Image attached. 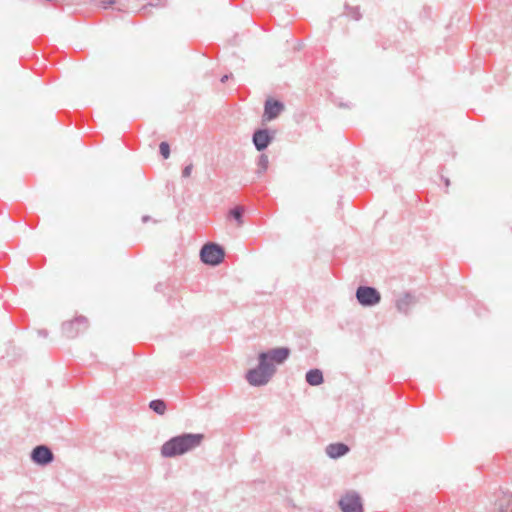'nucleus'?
I'll use <instances>...</instances> for the list:
<instances>
[{"label":"nucleus","instance_id":"nucleus-1","mask_svg":"<svg viewBox=\"0 0 512 512\" xmlns=\"http://www.w3.org/2000/svg\"><path fill=\"white\" fill-rule=\"evenodd\" d=\"M203 439L201 433H182L171 437L161 446V455L164 458L184 455L200 446Z\"/></svg>","mask_w":512,"mask_h":512},{"label":"nucleus","instance_id":"nucleus-2","mask_svg":"<svg viewBox=\"0 0 512 512\" xmlns=\"http://www.w3.org/2000/svg\"><path fill=\"white\" fill-rule=\"evenodd\" d=\"M258 359V365L246 372L245 378L253 387H262L266 385L275 375L277 369L274 365L265 363L261 358Z\"/></svg>","mask_w":512,"mask_h":512},{"label":"nucleus","instance_id":"nucleus-3","mask_svg":"<svg viewBox=\"0 0 512 512\" xmlns=\"http://www.w3.org/2000/svg\"><path fill=\"white\" fill-rule=\"evenodd\" d=\"M225 256V250L224 248L214 242H208L204 244L200 250V260L210 266H217L219 265Z\"/></svg>","mask_w":512,"mask_h":512},{"label":"nucleus","instance_id":"nucleus-4","mask_svg":"<svg viewBox=\"0 0 512 512\" xmlns=\"http://www.w3.org/2000/svg\"><path fill=\"white\" fill-rule=\"evenodd\" d=\"M355 297L363 307H374L381 301L380 292L372 286L361 285L356 289Z\"/></svg>","mask_w":512,"mask_h":512},{"label":"nucleus","instance_id":"nucleus-5","mask_svg":"<svg viewBox=\"0 0 512 512\" xmlns=\"http://www.w3.org/2000/svg\"><path fill=\"white\" fill-rule=\"evenodd\" d=\"M291 355V349L289 347H276L267 351H262L258 354L257 358H261L265 363L269 365H281L285 363Z\"/></svg>","mask_w":512,"mask_h":512},{"label":"nucleus","instance_id":"nucleus-6","mask_svg":"<svg viewBox=\"0 0 512 512\" xmlns=\"http://www.w3.org/2000/svg\"><path fill=\"white\" fill-rule=\"evenodd\" d=\"M342 512H364L361 496L356 491H348L338 501Z\"/></svg>","mask_w":512,"mask_h":512},{"label":"nucleus","instance_id":"nucleus-7","mask_svg":"<svg viewBox=\"0 0 512 512\" xmlns=\"http://www.w3.org/2000/svg\"><path fill=\"white\" fill-rule=\"evenodd\" d=\"M275 130L269 128L255 129L252 134V143L258 152H263L275 139Z\"/></svg>","mask_w":512,"mask_h":512},{"label":"nucleus","instance_id":"nucleus-8","mask_svg":"<svg viewBox=\"0 0 512 512\" xmlns=\"http://www.w3.org/2000/svg\"><path fill=\"white\" fill-rule=\"evenodd\" d=\"M88 327V320L85 316H78L72 321H67L62 324V332L67 338H75L82 331Z\"/></svg>","mask_w":512,"mask_h":512},{"label":"nucleus","instance_id":"nucleus-9","mask_svg":"<svg viewBox=\"0 0 512 512\" xmlns=\"http://www.w3.org/2000/svg\"><path fill=\"white\" fill-rule=\"evenodd\" d=\"M285 110V105L282 101L275 98H267L264 102V113L262 116L263 122H270L278 118V116Z\"/></svg>","mask_w":512,"mask_h":512},{"label":"nucleus","instance_id":"nucleus-10","mask_svg":"<svg viewBox=\"0 0 512 512\" xmlns=\"http://www.w3.org/2000/svg\"><path fill=\"white\" fill-rule=\"evenodd\" d=\"M30 458L33 463L44 467L53 462L54 454L48 446L37 445L32 449Z\"/></svg>","mask_w":512,"mask_h":512},{"label":"nucleus","instance_id":"nucleus-11","mask_svg":"<svg viewBox=\"0 0 512 512\" xmlns=\"http://www.w3.org/2000/svg\"><path fill=\"white\" fill-rule=\"evenodd\" d=\"M495 505L498 512H512V493L499 489Z\"/></svg>","mask_w":512,"mask_h":512},{"label":"nucleus","instance_id":"nucleus-12","mask_svg":"<svg viewBox=\"0 0 512 512\" xmlns=\"http://www.w3.org/2000/svg\"><path fill=\"white\" fill-rule=\"evenodd\" d=\"M350 451V448L347 444L342 442L331 443L326 447V454L331 459H338L340 457L345 456Z\"/></svg>","mask_w":512,"mask_h":512},{"label":"nucleus","instance_id":"nucleus-13","mask_svg":"<svg viewBox=\"0 0 512 512\" xmlns=\"http://www.w3.org/2000/svg\"><path fill=\"white\" fill-rule=\"evenodd\" d=\"M305 380L310 386H318L324 382L323 372L318 368L310 369L305 374Z\"/></svg>","mask_w":512,"mask_h":512},{"label":"nucleus","instance_id":"nucleus-14","mask_svg":"<svg viewBox=\"0 0 512 512\" xmlns=\"http://www.w3.org/2000/svg\"><path fill=\"white\" fill-rule=\"evenodd\" d=\"M415 304V297L410 293H405L396 300V308L401 313H407L409 308Z\"/></svg>","mask_w":512,"mask_h":512},{"label":"nucleus","instance_id":"nucleus-15","mask_svg":"<svg viewBox=\"0 0 512 512\" xmlns=\"http://www.w3.org/2000/svg\"><path fill=\"white\" fill-rule=\"evenodd\" d=\"M149 408L158 415H163L166 412L167 405L162 399H154L149 403Z\"/></svg>","mask_w":512,"mask_h":512},{"label":"nucleus","instance_id":"nucleus-16","mask_svg":"<svg viewBox=\"0 0 512 512\" xmlns=\"http://www.w3.org/2000/svg\"><path fill=\"white\" fill-rule=\"evenodd\" d=\"M243 214L244 208L241 206H236L229 212L230 217L233 218L238 223V225L243 224Z\"/></svg>","mask_w":512,"mask_h":512},{"label":"nucleus","instance_id":"nucleus-17","mask_svg":"<svg viewBox=\"0 0 512 512\" xmlns=\"http://www.w3.org/2000/svg\"><path fill=\"white\" fill-rule=\"evenodd\" d=\"M268 164H269L268 156L264 153L260 154L258 157V162H257V165H258L257 173L258 174L264 173L268 168Z\"/></svg>","mask_w":512,"mask_h":512},{"label":"nucleus","instance_id":"nucleus-18","mask_svg":"<svg viewBox=\"0 0 512 512\" xmlns=\"http://www.w3.org/2000/svg\"><path fill=\"white\" fill-rule=\"evenodd\" d=\"M345 7H346V9L348 10V15H349L352 19H354V20H356V21H358V20H360V19H361L362 15H361V13H360V10H359V7H358V6H356V7H350L349 5H346Z\"/></svg>","mask_w":512,"mask_h":512},{"label":"nucleus","instance_id":"nucleus-19","mask_svg":"<svg viewBox=\"0 0 512 512\" xmlns=\"http://www.w3.org/2000/svg\"><path fill=\"white\" fill-rule=\"evenodd\" d=\"M159 152L164 159H168L170 156V145L168 142L163 141L159 144Z\"/></svg>","mask_w":512,"mask_h":512},{"label":"nucleus","instance_id":"nucleus-20","mask_svg":"<svg viewBox=\"0 0 512 512\" xmlns=\"http://www.w3.org/2000/svg\"><path fill=\"white\" fill-rule=\"evenodd\" d=\"M192 169H193L192 164L186 165L182 170V176L185 178L189 177L191 175Z\"/></svg>","mask_w":512,"mask_h":512},{"label":"nucleus","instance_id":"nucleus-21","mask_svg":"<svg viewBox=\"0 0 512 512\" xmlns=\"http://www.w3.org/2000/svg\"><path fill=\"white\" fill-rule=\"evenodd\" d=\"M116 3L115 0H103L100 2V6L103 9H108Z\"/></svg>","mask_w":512,"mask_h":512},{"label":"nucleus","instance_id":"nucleus-22","mask_svg":"<svg viewBox=\"0 0 512 512\" xmlns=\"http://www.w3.org/2000/svg\"><path fill=\"white\" fill-rule=\"evenodd\" d=\"M166 2L167 0H164V2L162 3L161 0H157V1H153L151 3H149L150 6H155V7H158V6H165L166 5Z\"/></svg>","mask_w":512,"mask_h":512},{"label":"nucleus","instance_id":"nucleus-23","mask_svg":"<svg viewBox=\"0 0 512 512\" xmlns=\"http://www.w3.org/2000/svg\"><path fill=\"white\" fill-rule=\"evenodd\" d=\"M155 290H156L157 292H161V291L163 290V284H162V283H157V284L155 285Z\"/></svg>","mask_w":512,"mask_h":512},{"label":"nucleus","instance_id":"nucleus-24","mask_svg":"<svg viewBox=\"0 0 512 512\" xmlns=\"http://www.w3.org/2000/svg\"><path fill=\"white\" fill-rule=\"evenodd\" d=\"M230 76H231V75L225 74V75H223V76L221 77L220 81H221L222 83H225V82L229 79V77H230Z\"/></svg>","mask_w":512,"mask_h":512},{"label":"nucleus","instance_id":"nucleus-25","mask_svg":"<svg viewBox=\"0 0 512 512\" xmlns=\"http://www.w3.org/2000/svg\"><path fill=\"white\" fill-rule=\"evenodd\" d=\"M337 105L341 108H350V105L348 103L340 102Z\"/></svg>","mask_w":512,"mask_h":512},{"label":"nucleus","instance_id":"nucleus-26","mask_svg":"<svg viewBox=\"0 0 512 512\" xmlns=\"http://www.w3.org/2000/svg\"><path fill=\"white\" fill-rule=\"evenodd\" d=\"M149 220H150V216H148V215H144V216L142 217V222H143V223H146V222H148Z\"/></svg>","mask_w":512,"mask_h":512},{"label":"nucleus","instance_id":"nucleus-27","mask_svg":"<svg viewBox=\"0 0 512 512\" xmlns=\"http://www.w3.org/2000/svg\"><path fill=\"white\" fill-rule=\"evenodd\" d=\"M47 331L46 330H40L39 331V335L43 336V337H46L47 336Z\"/></svg>","mask_w":512,"mask_h":512},{"label":"nucleus","instance_id":"nucleus-28","mask_svg":"<svg viewBox=\"0 0 512 512\" xmlns=\"http://www.w3.org/2000/svg\"><path fill=\"white\" fill-rule=\"evenodd\" d=\"M444 182H445V185H446V186H449V185H450V181H449V179H448V178H445V179H444Z\"/></svg>","mask_w":512,"mask_h":512},{"label":"nucleus","instance_id":"nucleus-29","mask_svg":"<svg viewBox=\"0 0 512 512\" xmlns=\"http://www.w3.org/2000/svg\"><path fill=\"white\" fill-rule=\"evenodd\" d=\"M47 2H53L54 0H46Z\"/></svg>","mask_w":512,"mask_h":512}]
</instances>
